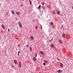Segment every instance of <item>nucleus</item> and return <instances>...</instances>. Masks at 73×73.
I'll return each mask as SVG.
<instances>
[{
    "label": "nucleus",
    "mask_w": 73,
    "mask_h": 73,
    "mask_svg": "<svg viewBox=\"0 0 73 73\" xmlns=\"http://www.w3.org/2000/svg\"><path fill=\"white\" fill-rule=\"evenodd\" d=\"M43 65H46V64H45V63H43Z\"/></svg>",
    "instance_id": "28"
},
{
    "label": "nucleus",
    "mask_w": 73,
    "mask_h": 73,
    "mask_svg": "<svg viewBox=\"0 0 73 73\" xmlns=\"http://www.w3.org/2000/svg\"><path fill=\"white\" fill-rule=\"evenodd\" d=\"M21 6L22 7H23V5H21Z\"/></svg>",
    "instance_id": "37"
},
{
    "label": "nucleus",
    "mask_w": 73,
    "mask_h": 73,
    "mask_svg": "<svg viewBox=\"0 0 73 73\" xmlns=\"http://www.w3.org/2000/svg\"><path fill=\"white\" fill-rule=\"evenodd\" d=\"M53 25V23L52 22H50V25Z\"/></svg>",
    "instance_id": "16"
},
{
    "label": "nucleus",
    "mask_w": 73,
    "mask_h": 73,
    "mask_svg": "<svg viewBox=\"0 0 73 73\" xmlns=\"http://www.w3.org/2000/svg\"><path fill=\"white\" fill-rule=\"evenodd\" d=\"M16 14H17V15H20V12H19V11H17L16 12Z\"/></svg>",
    "instance_id": "9"
},
{
    "label": "nucleus",
    "mask_w": 73,
    "mask_h": 73,
    "mask_svg": "<svg viewBox=\"0 0 73 73\" xmlns=\"http://www.w3.org/2000/svg\"><path fill=\"white\" fill-rule=\"evenodd\" d=\"M26 46H27V47H28V48H29V45H27Z\"/></svg>",
    "instance_id": "29"
},
{
    "label": "nucleus",
    "mask_w": 73,
    "mask_h": 73,
    "mask_svg": "<svg viewBox=\"0 0 73 73\" xmlns=\"http://www.w3.org/2000/svg\"><path fill=\"white\" fill-rule=\"evenodd\" d=\"M30 49L31 51H32V48L31 47H30Z\"/></svg>",
    "instance_id": "25"
},
{
    "label": "nucleus",
    "mask_w": 73,
    "mask_h": 73,
    "mask_svg": "<svg viewBox=\"0 0 73 73\" xmlns=\"http://www.w3.org/2000/svg\"><path fill=\"white\" fill-rule=\"evenodd\" d=\"M30 38L32 40H33V36H31L30 37Z\"/></svg>",
    "instance_id": "12"
},
{
    "label": "nucleus",
    "mask_w": 73,
    "mask_h": 73,
    "mask_svg": "<svg viewBox=\"0 0 73 73\" xmlns=\"http://www.w3.org/2000/svg\"><path fill=\"white\" fill-rule=\"evenodd\" d=\"M1 26L2 27V28H3V29H5V27H4V25H2Z\"/></svg>",
    "instance_id": "11"
},
{
    "label": "nucleus",
    "mask_w": 73,
    "mask_h": 73,
    "mask_svg": "<svg viewBox=\"0 0 73 73\" xmlns=\"http://www.w3.org/2000/svg\"><path fill=\"white\" fill-rule=\"evenodd\" d=\"M65 34H62V37H63V38H65Z\"/></svg>",
    "instance_id": "3"
},
{
    "label": "nucleus",
    "mask_w": 73,
    "mask_h": 73,
    "mask_svg": "<svg viewBox=\"0 0 73 73\" xmlns=\"http://www.w3.org/2000/svg\"><path fill=\"white\" fill-rule=\"evenodd\" d=\"M20 44H19V47H20Z\"/></svg>",
    "instance_id": "36"
},
{
    "label": "nucleus",
    "mask_w": 73,
    "mask_h": 73,
    "mask_svg": "<svg viewBox=\"0 0 73 73\" xmlns=\"http://www.w3.org/2000/svg\"><path fill=\"white\" fill-rule=\"evenodd\" d=\"M57 59L59 61H60V60L58 58H57Z\"/></svg>",
    "instance_id": "33"
},
{
    "label": "nucleus",
    "mask_w": 73,
    "mask_h": 73,
    "mask_svg": "<svg viewBox=\"0 0 73 73\" xmlns=\"http://www.w3.org/2000/svg\"><path fill=\"white\" fill-rule=\"evenodd\" d=\"M42 9H45V7H44V6H42Z\"/></svg>",
    "instance_id": "22"
},
{
    "label": "nucleus",
    "mask_w": 73,
    "mask_h": 73,
    "mask_svg": "<svg viewBox=\"0 0 73 73\" xmlns=\"http://www.w3.org/2000/svg\"><path fill=\"white\" fill-rule=\"evenodd\" d=\"M29 2L30 5H32V1H31V0H29Z\"/></svg>",
    "instance_id": "10"
},
{
    "label": "nucleus",
    "mask_w": 73,
    "mask_h": 73,
    "mask_svg": "<svg viewBox=\"0 0 73 73\" xmlns=\"http://www.w3.org/2000/svg\"><path fill=\"white\" fill-rule=\"evenodd\" d=\"M52 41V40H51L50 41V42H51V41Z\"/></svg>",
    "instance_id": "32"
},
{
    "label": "nucleus",
    "mask_w": 73,
    "mask_h": 73,
    "mask_svg": "<svg viewBox=\"0 0 73 73\" xmlns=\"http://www.w3.org/2000/svg\"><path fill=\"white\" fill-rule=\"evenodd\" d=\"M59 43H60V44H62V41L61 40H59Z\"/></svg>",
    "instance_id": "5"
},
{
    "label": "nucleus",
    "mask_w": 73,
    "mask_h": 73,
    "mask_svg": "<svg viewBox=\"0 0 73 73\" xmlns=\"http://www.w3.org/2000/svg\"><path fill=\"white\" fill-rule=\"evenodd\" d=\"M14 63L15 64H17V60H14Z\"/></svg>",
    "instance_id": "1"
},
{
    "label": "nucleus",
    "mask_w": 73,
    "mask_h": 73,
    "mask_svg": "<svg viewBox=\"0 0 73 73\" xmlns=\"http://www.w3.org/2000/svg\"><path fill=\"white\" fill-rule=\"evenodd\" d=\"M44 2L43 1L42 3V5H44Z\"/></svg>",
    "instance_id": "21"
},
{
    "label": "nucleus",
    "mask_w": 73,
    "mask_h": 73,
    "mask_svg": "<svg viewBox=\"0 0 73 73\" xmlns=\"http://www.w3.org/2000/svg\"><path fill=\"white\" fill-rule=\"evenodd\" d=\"M11 66L12 68H14V66H13V65H12Z\"/></svg>",
    "instance_id": "30"
},
{
    "label": "nucleus",
    "mask_w": 73,
    "mask_h": 73,
    "mask_svg": "<svg viewBox=\"0 0 73 73\" xmlns=\"http://www.w3.org/2000/svg\"><path fill=\"white\" fill-rule=\"evenodd\" d=\"M39 73H40V72H39Z\"/></svg>",
    "instance_id": "39"
},
{
    "label": "nucleus",
    "mask_w": 73,
    "mask_h": 73,
    "mask_svg": "<svg viewBox=\"0 0 73 73\" xmlns=\"http://www.w3.org/2000/svg\"><path fill=\"white\" fill-rule=\"evenodd\" d=\"M57 14L58 15H60V11H58L57 12Z\"/></svg>",
    "instance_id": "20"
},
{
    "label": "nucleus",
    "mask_w": 73,
    "mask_h": 73,
    "mask_svg": "<svg viewBox=\"0 0 73 73\" xmlns=\"http://www.w3.org/2000/svg\"><path fill=\"white\" fill-rule=\"evenodd\" d=\"M7 15H8V13H7Z\"/></svg>",
    "instance_id": "35"
},
{
    "label": "nucleus",
    "mask_w": 73,
    "mask_h": 73,
    "mask_svg": "<svg viewBox=\"0 0 73 73\" xmlns=\"http://www.w3.org/2000/svg\"><path fill=\"white\" fill-rule=\"evenodd\" d=\"M40 53L41 54H44V53L43 51H41L40 52Z\"/></svg>",
    "instance_id": "7"
},
{
    "label": "nucleus",
    "mask_w": 73,
    "mask_h": 73,
    "mask_svg": "<svg viewBox=\"0 0 73 73\" xmlns=\"http://www.w3.org/2000/svg\"><path fill=\"white\" fill-rule=\"evenodd\" d=\"M62 72V70H58V71H57V72H58V73H60V72Z\"/></svg>",
    "instance_id": "4"
},
{
    "label": "nucleus",
    "mask_w": 73,
    "mask_h": 73,
    "mask_svg": "<svg viewBox=\"0 0 73 73\" xmlns=\"http://www.w3.org/2000/svg\"><path fill=\"white\" fill-rule=\"evenodd\" d=\"M40 26H41L40 29H42V26H41V25H40Z\"/></svg>",
    "instance_id": "27"
},
{
    "label": "nucleus",
    "mask_w": 73,
    "mask_h": 73,
    "mask_svg": "<svg viewBox=\"0 0 73 73\" xmlns=\"http://www.w3.org/2000/svg\"><path fill=\"white\" fill-rule=\"evenodd\" d=\"M6 0V1H7V0Z\"/></svg>",
    "instance_id": "38"
},
{
    "label": "nucleus",
    "mask_w": 73,
    "mask_h": 73,
    "mask_svg": "<svg viewBox=\"0 0 73 73\" xmlns=\"http://www.w3.org/2000/svg\"><path fill=\"white\" fill-rule=\"evenodd\" d=\"M8 31L9 32V31H10V30H9V29H8Z\"/></svg>",
    "instance_id": "31"
},
{
    "label": "nucleus",
    "mask_w": 73,
    "mask_h": 73,
    "mask_svg": "<svg viewBox=\"0 0 73 73\" xmlns=\"http://www.w3.org/2000/svg\"><path fill=\"white\" fill-rule=\"evenodd\" d=\"M11 12L13 14H15V13L14 12V11H11Z\"/></svg>",
    "instance_id": "17"
},
{
    "label": "nucleus",
    "mask_w": 73,
    "mask_h": 73,
    "mask_svg": "<svg viewBox=\"0 0 73 73\" xmlns=\"http://www.w3.org/2000/svg\"><path fill=\"white\" fill-rule=\"evenodd\" d=\"M44 62H45V63L46 64H47V63H48V62L46 60H44Z\"/></svg>",
    "instance_id": "23"
},
{
    "label": "nucleus",
    "mask_w": 73,
    "mask_h": 73,
    "mask_svg": "<svg viewBox=\"0 0 73 73\" xmlns=\"http://www.w3.org/2000/svg\"><path fill=\"white\" fill-rule=\"evenodd\" d=\"M52 13L54 14H56V12H55V11H53L52 12Z\"/></svg>",
    "instance_id": "18"
},
{
    "label": "nucleus",
    "mask_w": 73,
    "mask_h": 73,
    "mask_svg": "<svg viewBox=\"0 0 73 73\" xmlns=\"http://www.w3.org/2000/svg\"><path fill=\"white\" fill-rule=\"evenodd\" d=\"M20 51H19L18 52V57H19V54L20 53Z\"/></svg>",
    "instance_id": "24"
},
{
    "label": "nucleus",
    "mask_w": 73,
    "mask_h": 73,
    "mask_svg": "<svg viewBox=\"0 0 73 73\" xmlns=\"http://www.w3.org/2000/svg\"><path fill=\"white\" fill-rule=\"evenodd\" d=\"M41 5H39L38 8V9H40V8H41Z\"/></svg>",
    "instance_id": "14"
},
{
    "label": "nucleus",
    "mask_w": 73,
    "mask_h": 73,
    "mask_svg": "<svg viewBox=\"0 0 73 73\" xmlns=\"http://www.w3.org/2000/svg\"><path fill=\"white\" fill-rule=\"evenodd\" d=\"M21 62H20L19 64V66L20 68H21Z\"/></svg>",
    "instance_id": "6"
},
{
    "label": "nucleus",
    "mask_w": 73,
    "mask_h": 73,
    "mask_svg": "<svg viewBox=\"0 0 73 73\" xmlns=\"http://www.w3.org/2000/svg\"><path fill=\"white\" fill-rule=\"evenodd\" d=\"M60 66L61 67H63V64L62 63H60Z\"/></svg>",
    "instance_id": "15"
},
{
    "label": "nucleus",
    "mask_w": 73,
    "mask_h": 73,
    "mask_svg": "<svg viewBox=\"0 0 73 73\" xmlns=\"http://www.w3.org/2000/svg\"><path fill=\"white\" fill-rule=\"evenodd\" d=\"M16 20H17V21L18 20L17 19H16Z\"/></svg>",
    "instance_id": "34"
},
{
    "label": "nucleus",
    "mask_w": 73,
    "mask_h": 73,
    "mask_svg": "<svg viewBox=\"0 0 73 73\" xmlns=\"http://www.w3.org/2000/svg\"><path fill=\"white\" fill-rule=\"evenodd\" d=\"M35 29H38V26H37V25H36L35 26Z\"/></svg>",
    "instance_id": "19"
},
{
    "label": "nucleus",
    "mask_w": 73,
    "mask_h": 73,
    "mask_svg": "<svg viewBox=\"0 0 73 73\" xmlns=\"http://www.w3.org/2000/svg\"><path fill=\"white\" fill-rule=\"evenodd\" d=\"M51 47H52V48H54V44H51Z\"/></svg>",
    "instance_id": "8"
},
{
    "label": "nucleus",
    "mask_w": 73,
    "mask_h": 73,
    "mask_svg": "<svg viewBox=\"0 0 73 73\" xmlns=\"http://www.w3.org/2000/svg\"><path fill=\"white\" fill-rule=\"evenodd\" d=\"M18 24L19 25V26L21 28L22 27V25H21V24L20 23V22H19Z\"/></svg>",
    "instance_id": "2"
},
{
    "label": "nucleus",
    "mask_w": 73,
    "mask_h": 73,
    "mask_svg": "<svg viewBox=\"0 0 73 73\" xmlns=\"http://www.w3.org/2000/svg\"><path fill=\"white\" fill-rule=\"evenodd\" d=\"M33 60L35 61H36V58L34 57L33 58Z\"/></svg>",
    "instance_id": "13"
},
{
    "label": "nucleus",
    "mask_w": 73,
    "mask_h": 73,
    "mask_svg": "<svg viewBox=\"0 0 73 73\" xmlns=\"http://www.w3.org/2000/svg\"><path fill=\"white\" fill-rule=\"evenodd\" d=\"M37 53H35V57H37Z\"/></svg>",
    "instance_id": "26"
}]
</instances>
